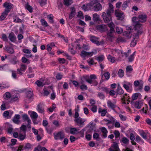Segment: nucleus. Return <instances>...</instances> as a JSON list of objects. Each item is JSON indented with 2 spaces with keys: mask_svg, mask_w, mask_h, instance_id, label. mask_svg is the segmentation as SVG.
Listing matches in <instances>:
<instances>
[{
  "mask_svg": "<svg viewBox=\"0 0 151 151\" xmlns=\"http://www.w3.org/2000/svg\"><path fill=\"white\" fill-rule=\"evenodd\" d=\"M142 24L139 22H136L134 26V29L133 32V36L135 37L136 39L138 38L139 35H141L142 33Z\"/></svg>",
  "mask_w": 151,
  "mask_h": 151,
  "instance_id": "nucleus-1",
  "label": "nucleus"
},
{
  "mask_svg": "<svg viewBox=\"0 0 151 151\" xmlns=\"http://www.w3.org/2000/svg\"><path fill=\"white\" fill-rule=\"evenodd\" d=\"M96 78V77L95 75H91L90 77L88 75H85L83 76L81 78V80L84 79L90 84L92 83L93 79Z\"/></svg>",
  "mask_w": 151,
  "mask_h": 151,
  "instance_id": "nucleus-2",
  "label": "nucleus"
},
{
  "mask_svg": "<svg viewBox=\"0 0 151 151\" xmlns=\"http://www.w3.org/2000/svg\"><path fill=\"white\" fill-rule=\"evenodd\" d=\"M98 0H93L91 1L90 3H88L86 6L85 4L83 5L82 8L85 11L88 10V6L91 7L90 6H92L94 5L95 4H96L98 2Z\"/></svg>",
  "mask_w": 151,
  "mask_h": 151,
  "instance_id": "nucleus-3",
  "label": "nucleus"
},
{
  "mask_svg": "<svg viewBox=\"0 0 151 151\" xmlns=\"http://www.w3.org/2000/svg\"><path fill=\"white\" fill-rule=\"evenodd\" d=\"M65 134L62 132H59L54 135V139L55 140L60 139L62 140L64 138Z\"/></svg>",
  "mask_w": 151,
  "mask_h": 151,
  "instance_id": "nucleus-4",
  "label": "nucleus"
},
{
  "mask_svg": "<svg viewBox=\"0 0 151 151\" xmlns=\"http://www.w3.org/2000/svg\"><path fill=\"white\" fill-rule=\"evenodd\" d=\"M115 15L120 20H122L124 19V15L123 13L119 10H115Z\"/></svg>",
  "mask_w": 151,
  "mask_h": 151,
  "instance_id": "nucleus-5",
  "label": "nucleus"
},
{
  "mask_svg": "<svg viewBox=\"0 0 151 151\" xmlns=\"http://www.w3.org/2000/svg\"><path fill=\"white\" fill-rule=\"evenodd\" d=\"M94 53L93 51L91 52H88L84 50H82L81 52L80 55L83 58H85L86 57H89L92 56Z\"/></svg>",
  "mask_w": 151,
  "mask_h": 151,
  "instance_id": "nucleus-6",
  "label": "nucleus"
},
{
  "mask_svg": "<svg viewBox=\"0 0 151 151\" xmlns=\"http://www.w3.org/2000/svg\"><path fill=\"white\" fill-rule=\"evenodd\" d=\"M75 121L78 124H79V126L80 127H82L84 124V123L85 121V120L83 119L80 117H79L78 118L75 119Z\"/></svg>",
  "mask_w": 151,
  "mask_h": 151,
  "instance_id": "nucleus-7",
  "label": "nucleus"
},
{
  "mask_svg": "<svg viewBox=\"0 0 151 151\" xmlns=\"http://www.w3.org/2000/svg\"><path fill=\"white\" fill-rule=\"evenodd\" d=\"M98 38L96 37L93 36H92L90 37V40L93 43L96 44L97 45H100L103 44L102 42H99L98 40Z\"/></svg>",
  "mask_w": 151,
  "mask_h": 151,
  "instance_id": "nucleus-8",
  "label": "nucleus"
},
{
  "mask_svg": "<svg viewBox=\"0 0 151 151\" xmlns=\"http://www.w3.org/2000/svg\"><path fill=\"white\" fill-rule=\"evenodd\" d=\"M96 28L99 31L101 32H105L108 30L106 26L104 24H101L97 26Z\"/></svg>",
  "mask_w": 151,
  "mask_h": 151,
  "instance_id": "nucleus-9",
  "label": "nucleus"
},
{
  "mask_svg": "<svg viewBox=\"0 0 151 151\" xmlns=\"http://www.w3.org/2000/svg\"><path fill=\"white\" fill-rule=\"evenodd\" d=\"M20 98L19 94L18 93H15L14 95H12L10 102H13L18 100Z\"/></svg>",
  "mask_w": 151,
  "mask_h": 151,
  "instance_id": "nucleus-10",
  "label": "nucleus"
},
{
  "mask_svg": "<svg viewBox=\"0 0 151 151\" xmlns=\"http://www.w3.org/2000/svg\"><path fill=\"white\" fill-rule=\"evenodd\" d=\"M102 17L105 22L108 23L110 20H111V16L106 15V13L105 12H103Z\"/></svg>",
  "mask_w": 151,
  "mask_h": 151,
  "instance_id": "nucleus-11",
  "label": "nucleus"
},
{
  "mask_svg": "<svg viewBox=\"0 0 151 151\" xmlns=\"http://www.w3.org/2000/svg\"><path fill=\"white\" fill-rule=\"evenodd\" d=\"M109 7L107 9L106 13V15L109 16H111V14L114 12V7L112 4L111 3H109Z\"/></svg>",
  "mask_w": 151,
  "mask_h": 151,
  "instance_id": "nucleus-12",
  "label": "nucleus"
},
{
  "mask_svg": "<svg viewBox=\"0 0 151 151\" xmlns=\"http://www.w3.org/2000/svg\"><path fill=\"white\" fill-rule=\"evenodd\" d=\"M109 151H120L118 144L114 142L111 147L109 148Z\"/></svg>",
  "mask_w": 151,
  "mask_h": 151,
  "instance_id": "nucleus-13",
  "label": "nucleus"
},
{
  "mask_svg": "<svg viewBox=\"0 0 151 151\" xmlns=\"http://www.w3.org/2000/svg\"><path fill=\"white\" fill-rule=\"evenodd\" d=\"M95 126V125L93 124V122H91L87 126V127L88 128V129L87 131V132L88 133H91L94 129Z\"/></svg>",
  "mask_w": 151,
  "mask_h": 151,
  "instance_id": "nucleus-14",
  "label": "nucleus"
},
{
  "mask_svg": "<svg viewBox=\"0 0 151 151\" xmlns=\"http://www.w3.org/2000/svg\"><path fill=\"white\" fill-rule=\"evenodd\" d=\"M20 117V115L19 114H15L12 119L13 122L16 124H19L20 122L19 119Z\"/></svg>",
  "mask_w": 151,
  "mask_h": 151,
  "instance_id": "nucleus-15",
  "label": "nucleus"
},
{
  "mask_svg": "<svg viewBox=\"0 0 151 151\" xmlns=\"http://www.w3.org/2000/svg\"><path fill=\"white\" fill-rule=\"evenodd\" d=\"M115 33L114 29H110L107 32L108 37L111 38L114 37V34Z\"/></svg>",
  "mask_w": 151,
  "mask_h": 151,
  "instance_id": "nucleus-16",
  "label": "nucleus"
},
{
  "mask_svg": "<svg viewBox=\"0 0 151 151\" xmlns=\"http://www.w3.org/2000/svg\"><path fill=\"white\" fill-rule=\"evenodd\" d=\"M147 16L146 15L144 14H141L139 15L138 16L139 21L141 22H144L146 20Z\"/></svg>",
  "mask_w": 151,
  "mask_h": 151,
  "instance_id": "nucleus-17",
  "label": "nucleus"
},
{
  "mask_svg": "<svg viewBox=\"0 0 151 151\" xmlns=\"http://www.w3.org/2000/svg\"><path fill=\"white\" fill-rule=\"evenodd\" d=\"M98 1V2L95 4L96 5L94 6L93 8V10L95 11L101 10L102 9V6L101 5L100 3H98L99 2V0Z\"/></svg>",
  "mask_w": 151,
  "mask_h": 151,
  "instance_id": "nucleus-18",
  "label": "nucleus"
},
{
  "mask_svg": "<svg viewBox=\"0 0 151 151\" xmlns=\"http://www.w3.org/2000/svg\"><path fill=\"white\" fill-rule=\"evenodd\" d=\"M9 12V10H5L2 13L1 15L0 16V21H2L4 20L6 18V16L7 15Z\"/></svg>",
  "mask_w": 151,
  "mask_h": 151,
  "instance_id": "nucleus-19",
  "label": "nucleus"
},
{
  "mask_svg": "<svg viewBox=\"0 0 151 151\" xmlns=\"http://www.w3.org/2000/svg\"><path fill=\"white\" fill-rule=\"evenodd\" d=\"M8 37L9 40L12 42H14L16 40V37L13 32L9 34Z\"/></svg>",
  "mask_w": 151,
  "mask_h": 151,
  "instance_id": "nucleus-20",
  "label": "nucleus"
},
{
  "mask_svg": "<svg viewBox=\"0 0 151 151\" xmlns=\"http://www.w3.org/2000/svg\"><path fill=\"white\" fill-rule=\"evenodd\" d=\"M124 83L123 84V87L128 91L130 87H132V84L130 82H124Z\"/></svg>",
  "mask_w": 151,
  "mask_h": 151,
  "instance_id": "nucleus-21",
  "label": "nucleus"
},
{
  "mask_svg": "<svg viewBox=\"0 0 151 151\" xmlns=\"http://www.w3.org/2000/svg\"><path fill=\"white\" fill-rule=\"evenodd\" d=\"M27 68V66L24 64H22L21 65V67L20 69H18L17 70L19 72L20 75H22V71H24Z\"/></svg>",
  "mask_w": 151,
  "mask_h": 151,
  "instance_id": "nucleus-22",
  "label": "nucleus"
},
{
  "mask_svg": "<svg viewBox=\"0 0 151 151\" xmlns=\"http://www.w3.org/2000/svg\"><path fill=\"white\" fill-rule=\"evenodd\" d=\"M100 129L103 133L102 136L104 138H106L107 137L108 132L106 129L105 127H103L100 128Z\"/></svg>",
  "mask_w": 151,
  "mask_h": 151,
  "instance_id": "nucleus-23",
  "label": "nucleus"
},
{
  "mask_svg": "<svg viewBox=\"0 0 151 151\" xmlns=\"http://www.w3.org/2000/svg\"><path fill=\"white\" fill-rule=\"evenodd\" d=\"M37 110L38 112L41 114H44V110L41 104H39L37 106Z\"/></svg>",
  "mask_w": 151,
  "mask_h": 151,
  "instance_id": "nucleus-24",
  "label": "nucleus"
},
{
  "mask_svg": "<svg viewBox=\"0 0 151 151\" xmlns=\"http://www.w3.org/2000/svg\"><path fill=\"white\" fill-rule=\"evenodd\" d=\"M144 83L141 80H140V83L138 85L137 87H134V89L137 91L141 90L142 89L143 87Z\"/></svg>",
  "mask_w": 151,
  "mask_h": 151,
  "instance_id": "nucleus-25",
  "label": "nucleus"
},
{
  "mask_svg": "<svg viewBox=\"0 0 151 151\" xmlns=\"http://www.w3.org/2000/svg\"><path fill=\"white\" fill-rule=\"evenodd\" d=\"M105 58L104 56V55H99L98 56H95V59L97 60L99 63H100L103 61Z\"/></svg>",
  "mask_w": 151,
  "mask_h": 151,
  "instance_id": "nucleus-26",
  "label": "nucleus"
},
{
  "mask_svg": "<svg viewBox=\"0 0 151 151\" xmlns=\"http://www.w3.org/2000/svg\"><path fill=\"white\" fill-rule=\"evenodd\" d=\"M12 5L11 3L5 2L4 4V7L6 9L5 10H9V12L12 8Z\"/></svg>",
  "mask_w": 151,
  "mask_h": 151,
  "instance_id": "nucleus-27",
  "label": "nucleus"
},
{
  "mask_svg": "<svg viewBox=\"0 0 151 151\" xmlns=\"http://www.w3.org/2000/svg\"><path fill=\"white\" fill-rule=\"evenodd\" d=\"M5 48L6 50L8 53L10 54H12L14 53V50L13 48L8 46H6Z\"/></svg>",
  "mask_w": 151,
  "mask_h": 151,
  "instance_id": "nucleus-28",
  "label": "nucleus"
},
{
  "mask_svg": "<svg viewBox=\"0 0 151 151\" xmlns=\"http://www.w3.org/2000/svg\"><path fill=\"white\" fill-rule=\"evenodd\" d=\"M107 106L109 108L114 109L116 107V105L114 103H113L110 100H108L107 103Z\"/></svg>",
  "mask_w": 151,
  "mask_h": 151,
  "instance_id": "nucleus-29",
  "label": "nucleus"
},
{
  "mask_svg": "<svg viewBox=\"0 0 151 151\" xmlns=\"http://www.w3.org/2000/svg\"><path fill=\"white\" fill-rule=\"evenodd\" d=\"M26 137V135L25 133H24L22 134L21 132L19 133V136L18 139L21 141H22L25 139Z\"/></svg>",
  "mask_w": 151,
  "mask_h": 151,
  "instance_id": "nucleus-30",
  "label": "nucleus"
},
{
  "mask_svg": "<svg viewBox=\"0 0 151 151\" xmlns=\"http://www.w3.org/2000/svg\"><path fill=\"white\" fill-rule=\"evenodd\" d=\"M142 105V103L140 101H136L135 103V106L138 109H140Z\"/></svg>",
  "mask_w": 151,
  "mask_h": 151,
  "instance_id": "nucleus-31",
  "label": "nucleus"
},
{
  "mask_svg": "<svg viewBox=\"0 0 151 151\" xmlns=\"http://www.w3.org/2000/svg\"><path fill=\"white\" fill-rule=\"evenodd\" d=\"M93 19L94 22L99 21V16L96 13L93 14Z\"/></svg>",
  "mask_w": 151,
  "mask_h": 151,
  "instance_id": "nucleus-32",
  "label": "nucleus"
},
{
  "mask_svg": "<svg viewBox=\"0 0 151 151\" xmlns=\"http://www.w3.org/2000/svg\"><path fill=\"white\" fill-rule=\"evenodd\" d=\"M44 81V79L42 80L41 81H40L39 80H37L36 81L35 83L39 87H43L44 85L43 83Z\"/></svg>",
  "mask_w": 151,
  "mask_h": 151,
  "instance_id": "nucleus-33",
  "label": "nucleus"
},
{
  "mask_svg": "<svg viewBox=\"0 0 151 151\" xmlns=\"http://www.w3.org/2000/svg\"><path fill=\"white\" fill-rule=\"evenodd\" d=\"M11 96L9 92H6L4 95V97L5 100H8L11 98Z\"/></svg>",
  "mask_w": 151,
  "mask_h": 151,
  "instance_id": "nucleus-34",
  "label": "nucleus"
},
{
  "mask_svg": "<svg viewBox=\"0 0 151 151\" xmlns=\"http://www.w3.org/2000/svg\"><path fill=\"white\" fill-rule=\"evenodd\" d=\"M22 119L24 121H27L29 122H30V119L27 114H24L22 115Z\"/></svg>",
  "mask_w": 151,
  "mask_h": 151,
  "instance_id": "nucleus-35",
  "label": "nucleus"
},
{
  "mask_svg": "<svg viewBox=\"0 0 151 151\" xmlns=\"http://www.w3.org/2000/svg\"><path fill=\"white\" fill-rule=\"evenodd\" d=\"M30 117L32 119H36L38 117V115L36 112L32 111L30 114Z\"/></svg>",
  "mask_w": 151,
  "mask_h": 151,
  "instance_id": "nucleus-36",
  "label": "nucleus"
},
{
  "mask_svg": "<svg viewBox=\"0 0 151 151\" xmlns=\"http://www.w3.org/2000/svg\"><path fill=\"white\" fill-rule=\"evenodd\" d=\"M32 147V145L29 143H26L24 146L23 147L24 149V150H29L31 149Z\"/></svg>",
  "mask_w": 151,
  "mask_h": 151,
  "instance_id": "nucleus-37",
  "label": "nucleus"
},
{
  "mask_svg": "<svg viewBox=\"0 0 151 151\" xmlns=\"http://www.w3.org/2000/svg\"><path fill=\"white\" fill-rule=\"evenodd\" d=\"M123 34L125 36L129 38H130L132 35V34H131V32L129 31L124 32L123 33Z\"/></svg>",
  "mask_w": 151,
  "mask_h": 151,
  "instance_id": "nucleus-38",
  "label": "nucleus"
},
{
  "mask_svg": "<svg viewBox=\"0 0 151 151\" xmlns=\"http://www.w3.org/2000/svg\"><path fill=\"white\" fill-rule=\"evenodd\" d=\"M133 37H134V36ZM133 37V39H134V40H132L131 43V46L132 47H134V46L137 43V40L138 38H136L135 37Z\"/></svg>",
  "mask_w": 151,
  "mask_h": 151,
  "instance_id": "nucleus-39",
  "label": "nucleus"
},
{
  "mask_svg": "<svg viewBox=\"0 0 151 151\" xmlns=\"http://www.w3.org/2000/svg\"><path fill=\"white\" fill-rule=\"evenodd\" d=\"M135 52H134L132 55H130L128 58L129 62H131L133 61L134 59V55H135Z\"/></svg>",
  "mask_w": 151,
  "mask_h": 151,
  "instance_id": "nucleus-40",
  "label": "nucleus"
},
{
  "mask_svg": "<svg viewBox=\"0 0 151 151\" xmlns=\"http://www.w3.org/2000/svg\"><path fill=\"white\" fill-rule=\"evenodd\" d=\"M77 130L75 128H70V132L71 134H74L76 133Z\"/></svg>",
  "mask_w": 151,
  "mask_h": 151,
  "instance_id": "nucleus-41",
  "label": "nucleus"
},
{
  "mask_svg": "<svg viewBox=\"0 0 151 151\" xmlns=\"http://www.w3.org/2000/svg\"><path fill=\"white\" fill-rule=\"evenodd\" d=\"M116 93L118 94L121 95L124 93V91L122 88L118 87L116 90Z\"/></svg>",
  "mask_w": 151,
  "mask_h": 151,
  "instance_id": "nucleus-42",
  "label": "nucleus"
},
{
  "mask_svg": "<svg viewBox=\"0 0 151 151\" xmlns=\"http://www.w3.org/2000/svg\"><path fill=\"white\" fill-rule=\"evenodd\" d=\"M108 59L109 61L112 63H114L115 61L114 57L112 56L109 55H108Z\"/></svg>",
  "mask_w": 151,
  "mask_h": 151,
  "instance_id": "nucleus-43",
  "label": "nucleus"
},
{
  "mask_svg": "<svg viewBox=\"0 0 151 151\" xmlns=\"http://www.w3.org/2000/svg\"><path fill=\"white\" fill-rule=\"evenodd\" d=\"M27 97L29 99H30L32 97L33 93L32 91H29L26 93Z\"/></svg>",
  "mask_w": 151,
  "mask_h": 151,
  "instance_id": "nucleus-44",
  "label": "nucleus"
},
{
  "mask_svg": "<svg viewBox=\"0 0 151 151\" xmlns=\"http://www.w3.org/2000/svg\"><path fill=\"white\" fill-rule=\"evenodd\" d=\"M118 74L119 77L122 78L124 76V75L123 70L121 69H119L118 71Z\"/></svg>",
  "mask_w": 151,
  "mask_h": 151,
  "instance_id": "nucleus-45",
  "label": "nucleus"
},
{
  "mask_svg": "<svg viewBox=\"0 0 151 151\" xmlns=\"http://www.w3.org/2000/svg\"><path fill=\"white\" fill-rule=\"evenodd\" d=\"M20 132H21V131H22L24 133H26V126L24 125H22L21 127L20 128Z\"/></svg>",
  "mask_w": 151,
  "mask_h": 151,
  "instance_id": "nucleus-46",
  "label": "nucleus"
},
{
  "mask_svg": "<svg viewBox=\"0 0 151 151\" xmlns=\"http://www.w3.org/2000/svg\"><path fill=\"white\" fill-rule=\"evenodd\" d=\"M25 8L30 12H32L33 11L32 8L28 4L26 5Z\"/></svg>",
  "mask_w": 151,
  "mask_h": 151,
  "instance_id": "nucleus-47",
  "label": "nucleus"
},
{
  "mask_svg": "<svg viewBox=\"0 0 151 151\" xmlns=\"http://www.w3.org/2000/svg\"><path fill=\"white\" fill-rule=\"evenodd\" d=\"M133 69L131 66H127L126 68V71L127 74L128 73H130L132 71Z\"/></svg>",
  "mask_w": 151,
  "mask_h": 151,
  "instance_id": "nucleus-48",
  "label": "nucleus"
},
{
  "mask_svg": "<svg viewBox=\"0 0 151 151\" xmlns=\"http://www.w3.org/2000/svg\"><path fill=\"white\" fill-rule=\"evenodd\" d=\"M3 116L5 117H6L7 119H9V112L8 111H5L3 113Z\"/></svg>",
  "mask_w": 151,
  "mask_h": 151,
  "instance_id": "nucleus-49",
  "label": "nucleus"
},
{
  "mask_svg": "<svg viewBox=\"0 0 151 151\" xmlns=\"http://www.w3.org/2000/svg\"><path fill=\"white\" fill-rule=\"evenodd\" d=\"M1 39L3 41L5 42H7L8 41V38L5 34H2Z\"/></svg>",
  "mask_w": 151,
  "mask_h": 151,
  "instance_id": "nucleus-50",
  "label": "nucleus"
},
{
  "mask_svg": "<svg viewBox=\"0 0 151 151\" xmlns=\"http://www.w3.org/2000/svg\"><path fill=\"white\" fill-rule=\"evenodd\" d=\"M14 22H16L22 23L24 22V21L21 20L18 17H15L14 18Z\"/></svg>",
  "mask_w": 151,
  "mask_h": 151,
  "instance_id": "nucleus-51",
  "label": "nucleus"
},
{
  "mask_svg": "<svg viewBox=\"0 0 151 151\" xmlns=\"http://www.w3.org/2000/svg\"><path fill=\"white\" fill-rule=\"evenodd\" d=\"M64 1V4L67 6H68L70 5L72 2L71 1L69 0H63Z\"/></svg>",
  "mask_w": 151,
  "mask_h": 151,
  "instance_id": "nucleus-52",
  "label": "nucleus"
},
{
  "mask_svg": "<svg viewBox=\"0 0 151 151\" xmlns=\"http://www.w3.org/2000/svg\"><path fill=\"white\" fill-rule=\"evenodd\" d=\"M140 135L144 139H147V135L143 131L141 130L140 132Z\"/></svg>",
  "mask_w": 151,
  "mask_h": 151,
  "instance_id": "nucleus-53",
  "label": "nucleus"
},
{
  "mask_svg": "<svg viewBox=\"0 0 151 151\" xmlns=\"http://www.w3.org/2000/svg\"><path fill=\"white\" fill-rule=\"evenodd\" d=\"M128 6V2L126 1H124L122 5L123 9L125 10Z\"/></svg>",
  "mask_w": 151,
  "mask_h": 151,
  "instance_id": "nucleus-54",
  "label": "nucleus"
},
{
  "mask_svg": "<svg viewBox=\"0 0 151 151\" xmlns=\"http://www.w3.org/2000/svg\"><path fill=\"white\" fill-rule=\"evenodd\" d=\"M108 25L110 28V29H114L115 25L112 22H111L110 23H108Z\"/></svg>",
  "mask_w": 151,
  "mask_h": 151,
  "instance_id": "nucleus-55",
  "label": "nucleus"
},
{
  "mask_svg": "<svg viewBox=\"0 0 151 151\" xmlns=\"http://www.w3.org/2000/svg\"><path fill=\"white\" fill-rule=\"evenodd\" d=\"M139 94V93H136L133 95L132 96V98L133 100H136L138 98Z\"/></svg>",
  "mask_w": 151,
  "mask_h": 151,
  "instance_id": "nucleus-56",
  "label": "nucleus"
},
{
  "mask_svg": "<svg viewBox=\"0 0 151 151\" xmlns=\"http://www.w3.org/2000/svg\"><path fill=\"white\" fill-rule=\"evenodd\" d=\"M122 142L124 144H127L129 142V140L126 137H123L122 139Z\"/></svg>",
  "mask_w": 151,
  "mask_h": 151,
  "instance_id": "nucleus-57",
  "label": "nucleus"
},
{
  "mask_svg": "<svg viewBox=\"0 0 151 151\" xmlns=\"http://www.w3.org/2000/svg\"><path fill=\"white\" fill-rule=\"evenodd\" d=\"M39 3L41 6H43L46 4V0H40L39 1Z\"/></svg>",
  "mask_w": 151,
  "mask_h": 151,
  "instance_id": "nucleus-58",
  "label": "nucleus"
},
{
  "mask_svg": "<svg viewBox=\"0 0 151 151\" xmlns=\"http://www.w3.org/2000/svg\"><path fill=\"white\" fill-rule=\"evenodd\" d=\"M41 22L42 25L44 26L45 27H47L48 25L47 22L44 19H42L41 20Z\"/></svg>",
  "mask_w": 151,
  "mask_h": 151,
  "instance_id": "nucleus-59",
  "label": "nucleus"
},
{
  "mask_svg": "<svg viewBox=\"0 0 151 151\" xmlns=\"http://www.w3.org/2000/svg\"><path fill=\"white\" fill-rule=\"evenodd\" d=\"M116 32L119 34H121L123 31L122 29H121L118 27H116Z\"/></svg>",
  "mask_w": 151,
  "mask_h": 151,
  "instance_id": "nucleus-60",
  "label": "nucleus"
},
{
  "mask_svg": "<svg viewBox=\"0 0 151 151\" xmlns=\"http://www.w3.org/2000/svg\"><path fill=\"white\" fill-rule=\"evenodd\" d=\"M22 61L24 63H27V64H29L30 63L29 61L25 57H23L22 58Z\"/></svg>",
  "mask_w": 151,
  "mask_h": 151,
  "instance_id": "nucleus-61",
  "label": "nucleus"
},
{
  "mask_svg": "<svg viewBox=\"0 0 151 151\" xmlns=\"http://www.w3.org/2000/svg\"><path fill=\"white\" fill-rule=\"evenodd\" d=\"M98 96L100 99H104L105 98L104 94L101 92L98 93Z\"/></svg>",
  "mask_w": 151,
  "mask_h": 151,
  "instance_id": "nucleus-62",
  "label": "nucleus"
},
{
  "mask_svg": "<svg viewBox=\"0 0 151 151\" xmlns=\"http://www.w3.org/2000/svg\"><path fill=\"white\" fill-rule=\"evenodd\" d=\"M80 88L82 91L86 90L88 89V87L85 84H82L80 86Z\"/></svg>",
  "mask_w": 151,
  "mask_h": 151,
  "instance_id": "nucleus-63",
  "label": "nucleus"
},
{
  "mask_svg": "<svg viewBox=\"0 0 151 151\" xmlns=\"http://www.w3.org/2000/svg\"><path fill=\"white\" fill-rule=\"evenodd\" d=\"M63 76L60 73H57L56 76V78L57 80H60L62 78Z\"/></svg>",
  "mask_w": 151,
  "mask_h": 151,
  "instance_id": "nucleus-64",
  "label": "nucleus"
}]
</instances>
